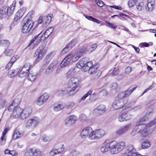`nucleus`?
Returning a JSON list of instances; mask_svg holds the SVG:
<instances>
[{
  "label": "nucleus",
  "mask_w": 156,
  "mask_h": 156,
  "mask_svg": "<svg viewBox=\"0 0 156 156\" xmlns=\"http://www.w3.org/2000/svg\"><path fill=\"white\" fill-rule=\"evenodd\" d=\"M52 15L49 14L43 16V26L45 27L50 22L52 18Z\"/></svg>",
  "instance_id": "c85d7f7f"
},
{
  "label": "nucleus",
  "mask_w": 156,
  "mask_h": 156,
  "mask_svg": "<svg viewBox=\"0 0 156 156\" xmlns=\"http://www.w3.org/2000/svg\"><path fill=\"white\" fill-rule=\"evenodd\" d=\"M16 3V1H14L8 7H6L7 15L8 16H11L14 12Z\"/></svg>",
  "instance_id": "5701e85b"
},
{
  "label": "nucleus",
  "mask_w": 156,
  "mask_h": 156,
  "mask_svg": "<svg viewBox=\"0 0 156 156\" xmlns=\"http://www.w3.org/2000/svg\"><path fill=\"white\" fill-rule=\"evenodd\" d=\"M66 93V91L64 90L59 89L55 92V95L58 96H62Z\"/></svg>",
  "instance_id": "49530a36"
},
{
  "label": "nucleus",
  "mask_w": 156,
  "mask_h": 156,
  "mask_svg": "<svg viewBox=\"0 0 156 156\" xmlns=\"http://www.w3.org/2000/svg\"><path fill=\"white\" fill-rule=\"evenodd\" d=\"M105 22L106 23V25L108 27L114 29L117 28V27L116 25H114L113 24L109 22L108 21H106Z\"/></svg>",
  "instance_id": "4d7b16f0"
},
{
  "label": "nucleus",
  "mask_w": 156,
  "mask_h": 156,
  "mask_svg": "<svg viewBox=\"0 0 156 156\" xmlns=\"http://www.w3.org/2000/svg\"><path fill=\"white\" fill-rule=\"evenodd\" d=\"M41 154V151L32 148L27 149L24 153V156H38Z\"/></svg>",
  "instance_id": "ddd939ff"
},
{
  "label": "nucleus",
  "mask_w": 156,
  "mask_h": 156,
  "mask_svg": "<svg viewBox=\"0 0 156 156\" xmlns=\"http://www.w3.org/2000/svg\"><path fill=\"white\" fill-rule=\"evenodd\" d=\"M122 156H146V155H141L136 152V150L133 146L129 145L127 147L126 152L122 154Z\"/></svg>",
  "instance_id": "0eeeda50"
},
{
  "label": "nucleus",
  "mask_w": 156,
  "mask_h": 156,
  "mask_svg": "<svg viewBox=\"0 0 156 156\" xmlns=\"http://www.w3.org/2000/svg\"><path fill=\"white\" fill-rule=\"evenodd\" d=\"M147 4L146 9L147 11H151L153 9L155 4L154 0H147Z\"/></svg>",
  "instance_id": "bb28decb"
},
{
  "label": "nucleus",
  "mask_w": 156,
  "mask_h": 156,
  "mask_svg": "<svg viewBox=\"0 0 156 156\" xmlns=\"http://www.w3.org/2000/svg\"><path fill=\"white\" fill-rule=\"evenodd\" d=\"M80 154L79 151L75 150H74L70 153V155L71 156H76Z\"/></svg>",
  "instance_id": "774afa93"
},
{
  "label": "nucleus",
  "mask_w": 156,
  "mask_h": 156,
  "mask_svg": "<svg viewBox=\"0 0 156 156\" xmlns=\"http://www.w3.org/2000/svg\"><path fill=\"white\" fill-rule=\"evenodd\" d=\"M26 9L24 8H23L19 10L17 13H18L19 15L22 17Z\"/></svg>",
  "instance_id": "680f3d73"
},
{
  "label": "nucleus",
  "mask_w": 156,
  "mask_h": 156,
  "mask_svg": "<svg viewBox=\"0 0 156 156\" xmlns=\"http://www.w3.org/2000/svg\"><path fill=\"white\" fill-rule=\"evenodd\" d=\"M23 135V133L20 132L19 128H16L14 131V133L12 135L13 138L14 140H16L21 137Z\"/></svg>",
  "instance_id": "c756f323"
},
{
  "label": "nucleus",
  "mask_w": 156,
  "mask_h": 156,
  "mask_svg": "<svg viewBox=\"0 0 156 156\" xmlns=\"http://www.w3.org/2000/svg\"><path fill=\"white\" fill-rule=\"evenodd\" d=\"M69 63L65 58H64L61 63L60 65H61V67H64L68 65Z\"/></svg>",
  "instance_id": "13d9d810"
},
{
  "label": "nucleus",
  "mask_w": 156,
  "mask_h": 156,
  "mask_svg": "<svg viewBox=\"0 0 156 156\" xmlns=\"http://www.w3.org/2000/svg\"><path fill=\"white\" fill-rule=\"evenodd\" d=\"M17 74L19 75V69H18L9 71L8 73V76L10 78H13Z\"/></svg>",
  "instance_id": "c9c22d12"
},
{
  "label": "nucleus",
  "mask_w": 156,
  "mask_h": 156,
  "mask_svg": "<svg viewBox=\"0 0 156 156\" xmlns=\"http://www.w3.org/2000/svg\"><path fill=\"white\" fill-rule=\"evenodd\" d=\"M150 142L147 140H145L142 144V147L143 149H146L150 146Z\"/></svg>",
  "instance_id": "de8ad7c7"
},
{
  "label": "nucleus",
  "mask_w": 156,
  "mask_h": 156,
  "mask_svg": "<svg viewBox=\"0 0 156 156\" xmlns=\"http://www.w3.org/2000/svg\"><path fill=\"white\" fill-rule=\"evenodd\" d=\"M146 127V125L145 124H141L139 123V122L137 121L136 122V125L135 126L133 129L132 131V134L134 135L135 133L133 134L134 132H136L138 133L137 131H139L140 129H142V128H145Z\"/></svg>",
  "instance_id": "a878e982"
},
{
  "label": "nucleus",
  "mask_w": 156,
  "mask_h": 156,
  "mask_svg": "<svg viewBox=\"0 0 156 156\" xmlns=\"http://www.w3.org/2000/svg\"><path fill=\"white\" fill-rule=\"evenodd\" d=\"M97 47V44H94L91 46H87L83 47L84 48L86 49V50L85 51L86 53L87 52L89 53H90L94 50Z\"/></svg>",
  "instance_id": "7c9ffc66"
},
{
  "label": "nucleus",
  "mask_w": 156,
  "mask_h": 156,
  "mask_svg": "<svg viewBox=\"0 0 156 156\" xmlns=\"http://www.w3.org/2000/svg\"><path fill=\"white\" fill-rule=\"evenodd\" d=\"M84 60V58H83L80 60L76 65V67L79 69L82 68L83 69L85 62Z\"/></svg>",
  "instance_id": "a18cd8bd"
},
{
  "label": "nucleus",
  "mask_w": 156,
  "mask_h": 156,
  "mask_svg": "<svg viewBox=\"0 0 156 156\" xmlns=\"http://www.w3.org/2000/svg\"><path fill=\"white\" fill-rule=\"evenodd\" d=\"M37 75L35 73L30 72L27 76L28 80L31 82L34 81L37 78Z\"/></svg>",
  "instance_id": "4c0bfd02"
},
{
  "label": "nucleus",
  "mask_w": 156,
  "mask_h": 156,
  "mask_svg": "<svg viewBox=\"0 0 156 156\" xmlns=\"http://www.w3.org/2000/svg\"><path fill=\"white\" fill-rule=\"evenodd\" d=\"M124 97H126L124 92H122L119 93L118 95V98L119 99V100H123L124 102L126 101V100L127 101L126 99H123Z\"/></svg>",
  "instance_id": "5fc2aeb1"
},
{
  "label": "nucleus",
  "mask_w": 156,
  "mask_h": 156,
  "mask_svg": "<svg viewBox=\"0 0 156 156\" xmlns=\"http://www.w3.org/2000/svg\"><path fill=\"white\" fill-rule=\"evenodd\" d=\"M53 138V136L51 135L47 136L46 134H43L42 135L41 138V140L44 142H49Z\"/></svg>",
  "instance_id": "f704fd0d"
},
{
  "label": "nucleus",
  "mask_w": 156,
  "mask_h": 156,
  "mask_svg": "<svg viewBox=\"0 0 156 156\" xmlns=\"http://www.w3.org/2000/svg\"><path fill=\"white\" fill-rule=\"evenodd\" d=\"M132 117V115L129 111V108H127L121 111L118 118V120L119 122H122L129 120Z\"/></svg>",
  "instance_id": "20e7f679"
},
{
  "label": "nucleus",
  "mask_w": 156,
  "mask_h": 156,
  "mask_svg": "<svg viewBox=\"0 0 156 156\" xmlns=\"http://www.w3.org/2000/svg\"><path fill=\"white\" fill-rule=\"evenodd\" d=\"M6 7L4 6L0 10V19H2L7 15Z\"/></svg>",
  "instance_id": "e433bc0d"
},
{
  "label": "nucleus",
  "mask_w": 156,
  "mask_h": 156,
  "mask_svg": "<svg viewBox=\"0 0 156 156\" xmlns=\"http://www.w3.org/2000/svg\"><path fill=\"white\" fill-rule=\"evenodd\" d=\"M40 122L39 119L34 116L29 119L26 122L25 127L28 129L35 128Z\"/></svg>",
  "instance_id": "423d86ee"
},
{
  "label": "nucleus",
  "mask_w": 156,
  "mask_h": 156,
  "mask_svg": "<svg viewBox=\"0 0 156 156\" xmlns=\"http://www.w3.org/2000/svg\"><path fill=\"white\" fill-rule=\"evenodd\" d=\"M93 130L91 127H85L81 131L80 136L82 138H85L87 137L90 140H91L90 136Z\"/></svg>",
  "instance_id": "9d476101"
},
{
  "label": "nucleus",
  "mask_w": 156,
  "mask_h": 156,
  "mask_svg": "<svg viewBox=\"0 0 156 156\" xmlns=\"http://www.w3.org/2000/svg\"><path fill=\"white\" fill-rule=\"evenodd\" d=\"M77 119V117L74 115H71L68 117L65 120V124L67 126L73 125Z\"/></svg>",
  "instance_id": "4468645a"
},
{
  "label": "nucleus",
  "mask_w": 156,
  "mask_h": 156,
  "mask_svg": "<svg viewBox=\"0 0 156 156\" xmlns=\"http://www.w3.org/2000/svg\"><path fill=\"white\" fill-rule=\"evenodd\" d=\"M31 65L30 63H26L20 69H19V76L23 78L26 76L29 72Z\"/></svg>",
  "instance_id": "6e6552de"
},
{
  "label": "nucleus",
  "mask_w": 156,
  "mask_h": 156,
  "mask_svg": "<svg viewBox=\"0 0 156 156\" xmlns=\"http://www.w3.org/2000/svg\"><path fill=\"white\" fill-rule=\"evenodd\" d=\"M43 51L41 52L36 51L34 55V56L37 57L35 62L36 63L39 62L41 60L42 58L43 55H44L45 54L43 53Z\"/></svg>",
  "instance_id": "473e14b6"
},
{
  "label": "nucleus",
  "mask_w": 156,
  "mask_h": 156,
  "mask_svg": "<svg viewBox=\"0 0 156 156\" xmlns=\"http://www.w3.org/2000/svg\"><path fill=\"white\" fill-rule=\"evenodd\" d=\"M79 120L82 122L87 123H89L90 121L88 117L84 114H81L80 115Z\"/></svg>",
  "instance_id": "72a5a7b5"
},
{
  "label": "nucleus",
  "mask_w": 156,
  "mask_h": 156,
  "mask_svg": "<svg viewBox=\"0 0 156 156\" xmlns=\"http://www.w3.org/2000/svg\"><path fill=\"white\" fill-rule=\"evenodd\" d=\"M57 66V62L55 61L53 62L46 69L44 72L45 74L46 75L50 74L56 69Z\"/></svg>",
  "instance_id": "f3484780"
},
{
  "label": "nucleus",
  "mask_w": 156,
  "mask_h": 156,
  "mask_svg": "<svg viewBox=\"0 0 156 156\" xmlns=\"http://www.w3.org/2000/svg\"><path fill=\"white\" fill-rule=\"evenodd\" d=\"M54 30L53 27H50L42 35V38L43 41L47 39L52 33Z\"/></svg>",
  "instance_id": "b1692460"
},
{
  "label": "nucleus",
  "mask_w": 156,
  "mask_h": 156,
  "mask_svg": "<svg viewBox=\"0 0 156 156\" xmlns=\"http://www.w3.org/2000/svg\"><path fill=\"white\" fill-rule=\"evenodd\" d=\"M64 58L67 60L69 63L72 61V62H74L73 60V55L72 54H70L66 56Z\"/></svg>",
  "instance_id": "603ef678"
},
{
  "label": "nucleus",
  "mask_w": 156,
  "mask_h": 156,
  "mask_svg": "<svg viewBox=\"0 0 156 156\" xmlns=\"http://www.w3.org/2000/svg\"><path fill=\"white\" fill-rule=\"evenodd\" d=\"M85 50H86V49L83 47L77 51L73 55V61H76L80 58L83 54L86 53Z\"/></svg>",
  "instance_id": "a211bd4d"
},
{
  "label": "nucleus",
  "mask_w": 156,
  "mask_h": 156,
  "mask_svg": "<svg viewBox=\"0 0 156 156\" xmlns=\"http://www.w3.org/2000/svg\"><path fill=\"white\" fill-rule=\"evenodd\" d=\"M77 41L76 39H73L66 45L70 50L76 44Z\"/></svg>",
  "instance_id": "c03bdc74"
},
{
  "label": "nucleus",
  "mask_w": 156,
  "mask_h": 156,
  "mask_svg": "<svg viewBox=\"0 0 156 156\" xmlns=\"http://www.w3.org/2000/svg\"><path fill=\"white\" fill-rule=\"evenodd\" d=\"M34 21L31 20H28L24 23L22 28V31L23 33H27L29 32L33 28Z\"/></svg>",
  "instance_id": "1a4fd4ad"
},
{
  "label": "nucleus",
  "mask_w": 156,
  "mask_h": 156,
  "mask_svg": "<svg viewBox=\"0 0 156 156\" xmlns=\"http://www.w3.org/2000/svg\"><path fill=\"white\" fill-rule=\"evenodd\" d=\"M136 87L137 86L135 85H132L129 87L124 92L126 97H127L130 96L135 90Z\"/></svg>",
  "instance_id": "cd10ccee"
},
{
  "label": "nucleus",
  "mask_w": 156,
  "mask_h": 156,
  "mask_svg": "<svg viewBox=\"0 0 156 156\" xmlns=\"http://www.w3.org/2000/svg\"><path fill=\"white\" fill-rule=\"evenodd\" d=\"M80 79L77 77H72L69 80L68 85L69 87H77L80 82Z\"/></svg>",
  "instance_id": "dca6fc26"
},
{
  "label": "nucleus",
  "mask_w": 156,
  "mask_h": 156,
  "mask_svg": "<svg viewBox=\"0 0 156 156\" xmlns=\"http://www.w3.org/2000/svg\"><path fill=\"white\" fill-rule=\"evenodd\" d=\"M156 123V118L150 122L147 125H146V127L142 128L138 131V133L141 134V136L143 137L147 136L150 135L154 129H151L150 127Z\"/></svg>",
  "instance_id": "7ed1b4c3"
},
{
  "label": "nucleus",
  "mask_w": 156,
  "mask_h": 156,
  "mask_svg": "<svg viewBox=\"0 0 156 156\" xmlns=\"http://www.w3.org/2000/svg\"><path fill=\"white\" fill-rule=\"evenodd\" d=\"M98 68V66L97 64L92 65V66L90 67L88 71L90 74H92L93 73L96 74L97 75V77H98L100 75L101 73L99 70H97Z\"/></svg>",
  "instance_id": "4be33fe9"
},
{
  "label": "nucleus",
  "mask_w": 156,
  "mask_h": 156,
  "mask_svg": "<svg viewBox=\"0 0 156 156\" xmlns=\"http://www.w3.org/2000/svg\"><path fill=\"white\" fill-rule=\"evenodd\" d=\"M46 46V44L44 43H42L39 46L38 48L36 50V51L39 52H44L43 53L45 54L46 53V50L44 49V48Z\"/></svg>",
  "instance_id": "ea45409f"
},
{
  "label": "nucleus",
  "mask_w": 156,
  "mask_h": 156,
  "mask_svg": "<svg viewBox=\"0 0 156 156\" xmlns=\"http://www.w3.org/2000/svg\"><path fill=\"white\" fill-rule=\"evenodd\" d=\"M64 107V106L62 103L55 104V105L54 109L55 111H58L62 109Z\"/></svg>",
  "instance_id": "37998d69"
},
{
  "label": "nucleus",
  "mask_w": 156,
  "mask_h": 156,
  "mask_svg": "<svg viewBox=\"0 0 156 156\" xmlns=\"http://www.w3.org/2000/svg\"><path fill=\"white\" fill-rule=\"evenodd\" d=\"M97 94L94 93L93 94H91L90 95L89 99L91 101H93L96 100L97 98Z\"/></svg>",
  "instance_id": "bf43d9fd"
},
{
  "label": "nucleus",
  "mask_w": 156,
  "mask_h": 156,
  "mask_svg": "<svg viewBox=\"0 0 156 156\" xmlns=\"http://www.w3.org/2000/svg\"><path fill=\"white\" fill-rule=\"evenodd\" d=\"M65 149V147L63 144L60 145V147L58 148H53L50 152V155L51 156H54L61 153Z\"/></svg>",
  "instance_id": "6ab92c4d"
},
{
  "label": "nucleus",
  "mask_w": 156,
  "mask_h": 156,
  "mask_svg": "<svg viewBox=\"0 0 156 156\" xmlns=\"http://www.w3.org/2000/svg\"><path fill=\"white\" fill-rule=\"evenodd\" d=\"M136 1L137 2L136 4L137 9L139 11L142 10L144 5L143 0H138Z\"/></svg>",
  "instance_id": "79ce46f5"
},
{
  "label": "nucleus",
  "mask_w": 156,
  "mask_h": 156,
  "mask_svg": "<svg viewBox=\"0 0 156 156\" xmlns=\"http://www.w3.org/2000/svg\"><path fill=\"white\" fill-rule=\"evenodd\" d=\"M105 107L103 105H100L93 111V113L96 114L101 115L105 111Z\"/></svg>",
  "instance_id": "393cba45"
},
{
  "label": "nucleus",
  "mask_w": 156,
  "mask_h": 156,
  "mask_svg": "<svg viewBox=\"0 0 156 156\" xmlns=\"http://www.w3.org/2000/svg\"><path fill=\"white\" fill-rule=\"evenodd\" d=\"M10 44V42L7 40H1V45H2L6 47H8L9 45Z\"/></svg>",
  "instance_id": "864d4df0"
},
{
  "label": "nucleus",
  "mask_w": 156,
  "mask_h": 156,
  "mask_svg": "<svg viewBox=\"0 0 156 156\" xmlns=\"http://www.w3.org/2000/svg\"><path fill=\"white\" fill-rule=\"evenodd\" d=\"M148 119V117H147L145 115L141 119H140L139 120H138L137 121L138 122H139L140 124H144L142 123L146 121Z\"/></svg>",
  "instance_id": "0e129e2a"
},
{
  "label": "nucleus",
  "mask_w": 156,
  "mask_h": 156,
  "mask_svg": "<svg viewBox=\"0 0 156 156\" xmlns=\"http://www.w3.org/2000/svg\"><path fill=\"white\" fill-rule=\"evenodd\" d=\"M85 17L88 20L90 21H92L94 22H96L98 23H100V21L99 20L93 17L92 16H86Z\"/></svg>",
  "instance_id": "8fccbe9b"
},
{
  "label": "nucleus",
  "mask_w": 156,
  "mask_h": 156,
  "mask_svg": "<svg viewBox=\"0 0 156 156\" xmlns=\"http://www.w3.org/2000/svg\"><path fill=\"white\" fill-rule=\"evenodd\" d=\"M105 145L102 147L101 148V152L104 153L108 151V150L110 151V153L112 154V145H111V141L108 142L107 140H106L104 142Z\"/></svg>",
  "instance_id": "aec40b11"
},
{
  "label": "nucleus",
  "mask_w": 156,
  "mask_h": 156,
  "mask_svg": "<svg viewBox=\"0 0 156 156\" xmlns=\"http://www.w3.org/2000/svg\"><path fill=\"white\" fill-rule=\"evenodd\" d=\"M105 131L102 129H98L93 130L92 133L90 135V137L91 140L98 139L105 135Z\"/></svg>",
  "instance_id": "39448f33"
},
{
  "label": "nucleus",
  "mask_w": 156,
  "mask_h": 156,
  "mask_svg": "<svg viewBox=\"0 0 156 156\" xmlns=\"http://www.w3.org/2000/svg\"><path fill=\"white\" fill-rule=\"evenodd\" d=\"M112 145L111 151L112 154H116L121 151L125 147V143L124 142H117L115 140L111 141Z\"/></svg>",
  "instance_id": "f03ea898"
},
{
  "label": "nucleus",
  "mask_w": 156,
  "mask_h": 156,
  "mask_svg": "<svg viewBox=\"0 0 156 156\" xmlns=\"http://www.w3.org/2000/svg\"><path fill=\"white\" fill-rule=\"evenodd\" d=\"M95 2L97 5L100 7H102L105 5L104 2L100 0H96Z\"/></svg>",
  "instance_id": "338daca9"
},
{
  "label": "nucleus",
  "mask_w": 156,
  "mask_h": 156,
  "mask_svg": "<svg viewBox=\"0 0 156 156\" xmlns=\"http://www.w3.org/2000/svg\"><path fill=\"white\" fill-rule=\"evenodd\" d=\"M49 97L48 94H44L38 98L36 101V104L39 106L42 105L48 100Z\"/></svg>",
  "instance_id": "9b49d317"
},
{
  "label": "nucleus",
  "mask_w": 156,
  "mask_h": 156,
  "mask_svg": "<svg viewBox=\"0 0 156 156\" xmlns=\"http://www.w3.org/2000/svg\"><path fill=\"white\" fill-rule=\"evenodd\" d=\"M74 69H71L67 73V77L68 78H69L72 76L74 74Z\"/></svg>",
  "instance_id": "6e6d98bb"
},
{
  "label": "nucleus",
  "mask_w": 156,
  "mask_h": 156,
  "mask_svg": "<svg viewBox=\"0 0 156 156\" xmlns=\"http://www.w3.org/2000/svg\"><path fill=\"white\" fill-rule=\"evenodd\" d=\"M93 63L91 61H88L85 63L83 70L85 72L88 71L89 69L92 66Z\"/></svg>",
  "instance_id": "a19ab883"
},
{
  "label": "nucleus",
  "mask_w": 156,
  "mask_h": 156,
  "mask_svg": "<svg viewBox=\"0 0 156 156\" xmlns=\"http://www.w3.org/2000/svg\"><path fill=\"white\" fill-rule=\"evenodd\" d=\"M126 103L127 100L124 102L123 100H116L113 103L112 107L115 109H118L123 107Z\"/></svg>",
  "instance_id": "f8f14e48"
},
{
  "label": "nucleus",
  "mask_w": 156,
  "mask_h": 156,
  "mask_svg": "<svg viewBox=\"0 0 156 156\" xmlns=\"http://www.w3.org/2000/svg\"><path fill=\"white\" fill-rule=\"evenodd\" d=\"M63 68V67H61V65L59 66L58 64L57 63V66L56 67V70L55 71V74H57L59 73L61 71V68Z\"/></svg>",
  "instance_id": "e2e57ef3"
},
{
  "label": "nucleus",
  "mask_w": 156,
  "mask_h": 156,
  "mask_svg": "<svg viewBox=\"0 0 156 156\" xmlns=\"http://www.w3.org/2000/svg\"><path fill=\"white\" fill-rule=\"evenodd\" d=\"M77 87H69L66 91L68 94L69 96L73 95L74 94L78 91L76 90Z\"/></svg>",
  "instance_id": "2f4dec72"
},
{
  "label": "nucleus",
  "mask_w": 156,
  "mask_h": 156,
  "mask_svg": "<svg viewBox=\"0 0 156 156\" xmlns=\"http://www.w3.org/2000/svg\"><path fill=\"white\" fill-rule=\"evenodd\" d=\"M41 32L39 34L36 35L34 37V38L30 41L28 46L30 45L32 43H34V45H37L41 41H43L42 39V35L40 37H39V36L41 34Z\"/></svg>",
  "instance_id": "412c9836"
},
{
  "label": "nucleus",
  "mask_w": 156,
  "mask_h": 156,
  "mask_svg": "<svg viewBox=\"0 0 156 156\" xmlns=\"http://www.w3.org/2000/svg\"><path fill=\"white\" fill-rule=\"evenodd\" d=\"M55 54V53L54 52H50L49 54L46 56L44 61L47 64L51 60Z\"/></svg>",
  "instance_id": "58836bf2"
},
{
  "label": "nucleus",
  "mask_w": 156,
  "mask_h": 156,
  "mask_svg": "<svg viewBox=\"0 0 156 156\" xmlns=\"http://www.w3.org/2000/svg\"><path fill=\"white\" fill-rule=\"evenodd\" d=\"M156 102V100L153 99L149 101L146 105L147 107H149L152 106Z\"/></svg>",
  "instance_id": "69168bd1"
},
{
  "label": "nucleus",
  "mask_w": 156,
  "mask_h": 156,
  "mask_svg": "<svg viewBox=\"0 0 156 156\" xmlns=\"http://www.w3.org/2000/svg\"><path fill=\"white\" fill-rule=\"evenodd\" d=\"M7 105L6 100L3 99L0 101V109H2L6 107Z\"/></svg>",
  "instance_id": "3c124183"
},
{
  "label": "nucleus",
  "mask_w": 156,
  "mask_h": 156,
  "mask_svg": "<svg viewBox=\"0 0 156 156\" xmlns=\"http://www.w3.org/2000/svg\"><path fill=\"white\" fill-rule=\"evenodd\" d=\"M20 101L19 99H15L9 107L8 111L12 112L10 116L11 119H19L23 120L28 117L31 113L32 109L30 107L23 109L19 106H16L19 104Z\"/></svg>",
  "instance_id": "f257e3e1"
},
{
  "label": "nucleus",
  "mask_w": 156,
  "mask_h": 156,
  "mask_svg": "<svg viewBox=\"0 0 156 156\" xmlns=\"http://www.w3.org/2000/svg\"><path fill=\"white\" fill-rule=\"evenodd\" d=\"M109 73H111L112 76L118 74L119 73V69L118 67L115 68L113 71L111 72V71H109Z\"/></svg>",
  "instance_id": "052dcab7"
},
{
  "label": "nucleus",
  "mask_w": 156,
  "mask_h": 156,
  "mask_svg": "<svg viewBox=\"0 0 156 156\" xmlns=\"http://www.w3.org/2000/svg\"><path fill=\"white\" fill-rule=\"evenodd\" d=\"M131 125V123H129L121 127L116 132V134L117 135H121L129 129Z\"/></svg>",
  "instance_id": "2eb2a0df"
},
{
  "label": "nucleus",
  "mask_w": 156,
  "mask_h": 156,
  "mask_svg": "<svg viewBox=\"0 0 156 156\" xmlns=\"http://www.w3.org/2000/svg\"><path fill=\"white\" fill-rule=\"evenodd\" d=\"M13 52V51L12 49L7 48L4 51V53L7 56H10L12 55Z\"/></svg>",
  "instance_id": "09e8293b"
}]
</instances>
